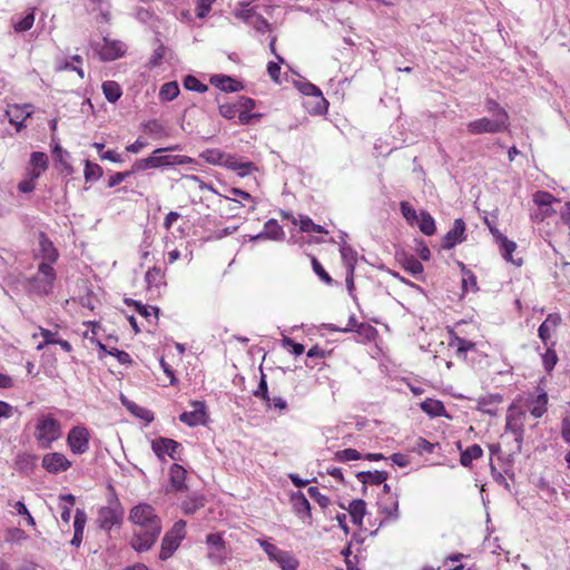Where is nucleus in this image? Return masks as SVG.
<instances>
[{
    "label": "nucleus",
    "instance_id": "obj_55",
    "mask_svg": "<svg viewBox=\"0 0 570 570\" xmlns=\"http://www.w3.org/2000/svg\"><path fill=\"white\" fill-rule=\"evenodd\" d=\"M239 4L243 8L237 10L235 12V16L249 24L253 21V19L257 16V12L254 8H247L248 3L240 2Z\"/></svg>",
    "mask_w": 570,
    "mask_h": 570
},
{
    "label": "nucleus",
    "instance_id": "obj_9",
    "mask_svg": "<svg viewBox=\"0 0 570 570\" xmlns=\"http://www.w3.org/2000/svg\"><path fill=\"white\" fill-rule=\"evenodd\" d=\"M94 49L102 61H112L125 55L127 46L121 41L104 38Z\"/></svg>",
    "mask_w": 570,
    "mask_h": 570
},
{
    "label": "nucleus",
    "instance_id": "obj_16",
    "mask_svg": "<svg viewBox=\"0 0 570 570\" xmlns=\"http://www.w3.org/2000/svg\"><path fill=\"white\" fill-rule=\"evenodd\" d=\"M209 81L213 86L225 92H237L244 88L240 81L226 75H213Z\"/></svg>",
    "mask_w": 570,
    "mask_h": 570
},
{
    "label": "nucleus",
    "instance_id": "obj_39",
    "mask_svg": "<svg viewBox=\"0 0 570 570\" xmlns=\"http://www.w3.org/2000/svg\"><path fill=\"white\" fill-rule=\"evenodd\" d=\"M171 58V51L169 48L159 43L155 49L151 58L149 59L148 67L154 68L161 63L163 60Z\"/></svg>",
    "mask_w": 570,
    "mask_h": 570
},
{
    "label": "nucleus",
    "instance_id": "obj_28",
    "mask_svg": "<svg viewBox=\"0 0 570 570\" xmlns=\"http://www.w3.org/2000/svg\"><path fill=\"white\" fill-rule=\"evenodd\" d=\"M36 459L37 456L31 453H19L14 460V469L20 473L29 474L36 465Z\"/></svg>",
    "mask_w": 570,
    "mask_h": 570
},
{
    "label": "nucleus",
    "instance_id": "obj_27",
    "mask_svg": "<svg viewBox=\"0 0 570 570\" xmlns=\"http://www.w3.org/2000/svg\"><path fill=\"white\" fill-rule=\"evenodd\" d=\"M356 478L357 480L363 483L364 485L370 483V484H375V485H379L381 483H384L387 478H389V473L386 471H361L356 474Z\"/></svg>",
    "mask_w": 570,
    "mask_h": 570
},
{
    "label": "nucleus",
    "instance_id": "obj_18",
    "mask_svg": "<svg viewBox=\"0 0 570 570\" xmlns=\"http://www.w3.org/2000/svg\"><path fill=\"white\" fill-rule=\"evenodd\" d=\"M396 258L402 267L413 276L421 275L424 271L422 263L412 254L397 253Z\"/></svg>",
    "mask_w": 570,
    "mask_h": 570
},
{
    "label": "nucleus",
    "instance_id": "obj_20",
    "mask_svg": "<svg viewBox=\"0 0 570 570\" xmlns=\"http://www.w3.org/2000/svg\"><path fill=\"white\" fill-rule=\"evenodd\" d=\"M186 470L178 463H173L169 468V483L170 489L175 492H180L186 489Z\"/></svg>",
    "mask_w": 570,
    "mask_h": 570
},
{
    "label": "nucleus",
    "instance_id": "obj_8",
    "mask_svg": "<svg viewBox=\"0 0 570 570\" xmlns=\"http://www.w3.org/2000/svg\"><path fill=\"white\" fill-rule=\"evenodd\" d=\"M161 520L151 505L145 503V551L149 550L161 532Z\"/></svg>",
    "mask_w": 570,
    "mask_h": 570
},
{
    "label": "nucleus",
    "instance_id": "obj_42",
    "mask_svg": "<svg viewBox=\"0 0 570 570\" xmlns=\"http://www.w3.org/2000/svg\"><path fill=\"white\" fill-rule=\"evenodd\" d=\"M498 245L500 246V250H501V255L503 256V258L508 262H511L518 266L521 265V261L519 262H515L513 258H512V253L517 249V244L513 240H510L507 238V236L504 238H502Z\"/></svg>",
    "mask_w": 570,
    "mask_h": 570
},
{
    "label": "nucleus",
    "instance_id": "obj_52",
    "mask_svg": "<svg viewBox=\"0 0 570 570\" xmlns=\"http://www.w3.org/2000/svg\"><path fill=\"white\" fill-rule=\"evenodd\" d=\"M169 537L176 539L181 543L186 537V521L178 520L174 523L170 530L166 532Z\"/></svg>",
    "mask_w": 570,
    "mask_h": 570
},
{
    "label": "nucleus",
    "instance_id": "obj_37",
    "mask_svg": "<svg viewBox=\"0 0 570 570\" xmlns=\"http://www.w3.org/2000/svg\"><path fill=\"white\" fill-rule=\"evenodd\" d=\"M416 222L420 230L424 235L432 236L435 234V220L428 212L422 210Z\"/></svg>",
    "mask_w": 570,
    "mask_h": 570
},
{
    "label": "nucleus",
    "instance_id": "obj_54",
    "mask_svg": "<svg viewBox=\"0 0 570 570\" xmlns=\"http://www.w3.org/2000/svg\"><path fill=\"white\" fill-rule=\"evenodd\" d=\"M307 493L322 509H326L331 503L330 498L322 494L316 487H309Z\"/></svg>",
    "mask_w": 570,
    "mask_h": 570
},
{
    "label": "nucleus",
    "instance_id": "obj_15",
    "mask_svg": "<svg viewBox=\"0 0 570 570\" xmlns=\"http://www.w3.org/2000/svg\"><path fill=\"white\" fill-rule=\"evenodd\" d=\"M465 223L462 218H456L453 223V227L444 235L442 239V247L444 249H451L458 244L465 240Z\"/></svg>",
    "mask_w": 570,
    "mask_h": 570
},
{
    "label": "nucleus",
    "instance_id": "obj_44",
    "mask_svg": "<svg viewBox=\"0 0 570 570\" xmlns=\"http://www.w3.org/2000/svg\"><path fill=\"white\" fill-rule=\"evenodd\" d=\"M102 91L106 99L110 102H116L121 96V89L116 81H105L102 83Z\"/></svg>",
    "mask_w": 570,
    "mask_h": 570
},
{
    "label": "nucleus",
    "instance_id": "obj_36",
    "mask_svg": "<svg viewBox=\"0 0 570 570\" xmlns=\"http://www.w3.org/2000/svg\"><path fill=\"white\" fill-rule=\"evenodd\" d=\"M483 450L479 444L468 446L464 451H461L460 463L464 468L471 466L473 460L481 458Z\"/></svg>",
    "mask_w": 570,
    "mask_h": 570
},
{
    "label": "nucleus",
    "instance_id": "obj_38",
    "mask_svg": "<svg viewBox=\"0 0 570 570\" xmlns=\"http://www.w3.org/2000/svg\"><path fill=\"white\" fill-rule=\"evenodd\" d=\"M171 166V155L151 154L145 158V169Z\"/></svg>",
    "mask_w": 570,
    "mask_h": 570
},
{
    "label": "nucleus",
    "instance_id": "obj_50",
    "mask_svg": "<svg viewBox=\"0 0 570 570\" xmlns=\"http://www.w3.org/2000/svg\"><path fill=\"white\" fill-rule=\"evenodd\" d=\"M299 228L304 233H327L323 226L315 224L308 216H301Z\"/></svg>",
    "mask_w": 570,
    "mask_h": 570
},
{
    "label": "nucleus",
    "instance_id": "obj_26",
    "mask_svg": "<svg viewBox=\"0 0 570 570\" xmlns=\"http://www.w3.org/2000/svg\"><path fill=\"white\" fill-rule=\"evenodd\" d=\"M420 406L431 417L448 416L444 404L439 400L426 399Z\"/></svg>",
    "mask_w": 570,
    "mask_h": 570
},
{
    "label": "nucleus",
    "instance_id": "obj_30",
    "mask_svg": "<svg viewBox=\"0 0 570 570\" xmlns=\"http://www.w3.org/2000/svg\"><path fill=\"white\" fill-rule=\"evenodd\" d=\"M39 247L40 256L43 261L49 262L48 264L57 261L58 252L55 248L53 244L43 234H40Z\"/></svg>",
    "mask_w": 570,
    "mask_h": 570
},
{
    "label": "nucleus",
    "instance_id": "obj_59",
    "mask_svg": "<svg viewBox=\"0 0 570 570\" xmlns=\"http://www.w3.org/2000/svg\"><path fill=\"white\" fill-rule=\"evenodd\" d=\"M312 267L314 273L327 285H332L333 278L330 274L323 268L322 264L315 258L312 257Z\"/></svg>",
    "mask_w": 570,
    "mask_h": 570
},
{
    "label": "nucleus",
    "instance_id": "obj_32",
    "mask_svg": "<svg viewBox=\"0 0 570 570\" xmlns=\"http://www.w3.org/2000/svg\"><path fill=\"white\" fill-rule=\"evenodd\" d=\"M279 566L282 570H297L299 561L292 552L282 550L273 561Z\"/></svg>",
    "mask_w": 570,
    "mask_h": 570
},
{
    "label": "nucleus",
    "instance_id": "obj_61",
    "mask_svg": "<svg viewBox=\"0 0 570 570\" xmlns=\"http://www.w3.org/2000/svg\"><path fill=\"white\" fill-rule=\"evenodd\" d=\"M35 22V11L31 10L24 18L21 20L14 22V29L16 31L22 32L29 30Z\"/></svg>",
    "mask_w": 570,
    "mask_h": 570
},
{
    "label": "nucleus",
    "instance_id": "obj_43",
    "mask_svg": "<svg viewBox=\"0 0 570 570\" xmlns=\"http://www.w3.org/2000/svg\"><path fill=\"white\" fill-rule=\"evenodd\" d=\"M554 344L556 343L552 342L550 345L546 346L547 350L541 355L543 367L548 373H550L554 368L558 362V355L553 348Z\"/></svg>",
    "mask_w": 570,
    "mask_h": 570
},
{
    "label": "nucleus",
    "instance_id": "obj_17",
    "mask_svg": "<svg viewBox=\"0 0 570 570\" xmlns=\"http://www.w3.org/2000/svg\"><path fill=\"white\" fill-rule=\"evenodd\" d=\"M291 504L294 512L301 519L312 518V508L303 492L297 491L291 495Z\"/></svg>",
    "mask_w": 570,
    "mask_h": 570
},
{
    "label": "nucleus",
    "instance_id": "obj_47",
    "mask_svg": "<svg viewBox=\"0 0 570 570\" xmlns=\"http://www.w3.org/2000/svg\"><path fill=\"white\" fill-rule=\"evenodd\" d=\"M355 332L364 342H373L377 336V330L368 323H360Z\"/></svg>",
    "mask_w": 570,
    "mask_h": 570
},
{
    "label": "nucleus",
    "instance_id": "obj_14",
    "mask_svg": "<svg viewBox=\"0 0 570 570\" xmlns=\"http://www.w3.org/2000/svg\"><path fill=\"white\" fill-rule=\"evenodd\" d=\"M191 405L194 407L193 411H185L179 415L180 422L188 426L205 424L207 419L205 403L200 401H194Z\"/></svg>",
    "mask_w": 570,
    "mask_h": 570
},
{
    "label": "nucleus",
    "instance_id": "obj_45",
    "mask_svg": "<svg viewBox=\"0 0 570 570\" xmlns=\"http://www.w3.org/2000/svg\"><path fill=\"white\" fill-rule=\"evenodd\" d=\"M228 155L219 149H206L200 154V157L210 165H223Z\"/></svg>",
    "mask_w": 570,
    "mask_h": 570
},
{
    "label": "nucleus",
    "instance_id": "obj_24",
    "mask_svg": "<svg viewBox=\"0 0 570 570\" xmlns=\"http://www.w3.org/2000/svg\"><path fill=\"white\" fill-rule=\"evenodd\" d=\"M346 233L342 234L343 244L341 245L340 253L342 261L347 269L355 271L357 262V252L345 242Z\"/></svg>",
    "mask_w": 570,
    "mask_h": 570
},
{
    "label": "nucleus",
    "instance_id": "obj_12",
    "mask_svg": "<svg viewBox=\"0 0 570 570\" xmlns=\"http://www.w3.org/2000/svg\"><path fill=\"white\" fill-rule=\"evenodd\" d=\"M533 202L539 207V212L532 218L542 222L556 213L552 204L559 200L550 193L540 190L533 195Z\"/></svg>",
    "mask_w": 570,
    "mask_h": 570
},
{
    "label": "nucleus",
    "instance_id": "obj_57",
    "mask_svg": "<svg viewBox=\"0 0 570 570\" xmlns=\"http://www.w3.org/2000/svg\"><path fill=\"white\" fill-rule=\"evenodd\" d=\"M40 335L43 337V342L37 346V350L43 348L45 345L57 344L58 342V332L50 331L43 327H40Z\"/></svg>",
    "mask_w": 570,
    "mask_h": 570
},
{
    "label": "nucleus",
    "instance_id": "obj_51",
    "mask_svg": "<svg viewBox=\"0 0 570 570\" xmlns=\"http://www.w3.org/2000/svg\"><path fill=\"white\" fill-rule=\"evenodd\" d=\"M362 458V454L355 449L340 450L334 453V460L337 462L354 461Z\"/></svg>",
    "mask_w": 570,
    "mask_h": 570
},
{
    "label": "nucleus",
    "instance_id": "obj_56",
    "mask_svg": "<svg viewBox=\"0 0 570 570\" xmlns=\"http://www.w3.org/2000/svg\"><path fill=\"white\" fill-rule=\"evenodd\" d=\"M282 344L285 348H287L295 356H299L304 353V345L295 342L293 338L284 336L282 340Z\"/></svg>",
    "mask_w": 570,
    "mask_h": 570
},
{
    "label": "nucleus",
    "instance_id": "obj_10",
    "mask_svg": "<svg viewBox=\"0 0 570 570\" xmlns=\"http://www.w3.org/2000/svg\"><path fill=\"white\" fill-rule=\"evenodd\" d=\"M208 547L207 558L214 564H223L227 560L226 543L220 533H209L206 537Z\"/></svg>",
    "mask_w": 570,
    "mask_h": 570
},
{
    "label": "nucleus",
    "instance_id": "obj_49",
    "mask_svg": "<svg viewBox=\"0 0 570 570\" xmlns=\"http://www.w3.org/2000/svg\"><path fill=\"white\" fill-rule=\"evenodd\" d=\"M184 88L189 91L205 92L208 90V86L200 82L195 76L188 75L183 81Z\"/></svg>",
    "mask_w": 570,
    "mask_h": 570
},
{
    "label": "nucleus",
    "instance_id": "obj_21",
    "mask_svg": "<svg viewBox=\"0 0 570 570\" xmlns=\"http://www.w3.org/2000/svg\"><path fill=\"white\" fill-rule=\"evenodd\" d=\"M224 166L230 170L236 171L240 177H244L255 170L257 167L252 161H242L234 156H227Z\"/></svg>",
    "mask_w": 570,
    "mask_h": 570
},
{
    "label": "nucleus",
    "instance_id": "obj_6",
    "mask_svg": "<svg viewBox=\"0 0 570 570\" xmlns=\"http://www.w3.org/2000/svg\"><path fill=\"white\" fill-rule=\"evenodd\" d=\"M90 439V431L83 425H77L69 430L66 442L72 454L81 455L89 451Z\"/></svg>",
    "mask_w": 570,
    "mask_h": 570
},
{
    "label": "nucleus",
    "instance_id": "obj_11",
    "mask_svg": "<svg viewBox=\"0 0 570 570\" xmlns=\"http://www.w3.org/2000/svg\"><path fill=\"white\" fill-rule=\"evenodd\" d=\"M71 461L60 452H50L42 456L41 466L51 474L66 472L71 468Z\"/></svg>",
    "mask_w": 570,
    "mask_h": 570
},
{
    "label": "nucleus",
    "instance_id": "obj_22",
    "mask_svg": "<svg viewBox=\"0 0 570 570\" xmlns=\"http://www.w3.org/2000/svg\"><path fill=\"white\" fill-rule=\"evenodd\" d=\"M205 501L203 494L193 492L181 501L180 509L184 514L191 515L205 505Z\"/></svg>",
    "mask_w": 570,
    "mask_h": 570
},
{
    "label": "nucleus",
    "instance_id": "obj_29",
    "mask_svg": "<svg viewBox=\"0 0 570 570\" xmlns=\"http://www.w3.org/2000/svg\"><path fill=\"white\" fill-rule=\"evenodd\" d=\"M30 173L33 177H40L48 168V157L45 153L35 151L30 155Z\"/></svg>",
    "mask_w": 570,
    "mask_h": 570
},
{
    "label": "nucleus",
    "instance_id": "obj_40",
    "mask_svg": "<svg viewBox=\"0 0 570 570\" xmlns=\"http://www.w3.org/2000/svg\"><path fill=\"white\" fill-rule=\"evenodd\" d=\"M548 394L546 392H541L532 402V407L530 409V413L535 419L541 417L548 410Z\"/></svg>",
    "mask_w": 570,
    "mask_h": 570
},
{
    "label": "nucleus",
    "instance_id": "obj_41",
    "mask_svg": "<svg viewBox=\"0 0 570 570\" xmlns=\"http://www.w3.org/2000/svg\"><path fill=\"white\" fill-rule=\"evenodd\" d=\"M179 95V86L177 81H168L160 87L159 99L161 101H171Z\"/></svg>",
    "mask_w": 570,
    "mask_h": 570
},
{
    "label": "nucleus",
    "instance_id": "obj_19",
    "mask_svg": "<svg viewBox=\"0 0 570 570\" xmlns=\"http://www.w3.org/2000/svg\"><path fill=\"white\" fill-rule=\"evenodd\" d=\"M503 396L499 393L489 394L478 400V410L491 416L498 414V405L502 403Z\"/></svg>",
    "mask_w": 570,
    "mask_h": 570
},
{
    "label": "nucleus",
    "instance_id": "obj_46",
    "mask_svg": "<svg viewBox=\"0 0 570 570\" xmlns=\"http://www.w3.org/2000/svg\"><path fill=\"white\" fill-rule=\"evenodd\" d=\"M148 132L154 138H163L168 136V131L158 120H150L145 124V134Z\"/></svg>",
    "mask_w": 570,
    "mask_h": 570
},
{
    "label": "nucleus",
    "instance_id": "obj_33",
    "mask_svg": "<svg viewBox=\"0 0 570 570\" xmlns=\"http://www.w3.org/2000/svg\"><path fill=\"white\" fill-rule=\"evenodd\" d=\"M263 233L266 239L272 240H281L285 235L283 227L274 218H271L265 223Z\"/></svg>",
    "mask_w": 570,
    "mask_h": 570
},
{
    "label": "nucleus",
    "instance_id": "obj_13",
    "mask_svg": "<svg viewBox=\"0 0 570 570\" xmlns=\"http://www.w3.org/2000/svg\"><path fill=\"white\" fill-rule=\"evenodd\" d=\"M298 90L303 95L314 97L316 99L314 106L309 108V112L322 115L327 111L328 102L323 97L322 91L317 86L312 82L304 81L298 85Z\"/></svg>",
    "mask_w": 570,
    "mask_h": 570
},
{
    "label": "nucleus",
    "instance_id": "obj_4",
    "mask_svg": "<svg viewBox=\"0 0 570 570\" xmlns=\"http://www.w3.org/2000/svg\"><path fill=\"white\" fill-rule=\"evenodd\" d=\"M124 518V509L121 508L115 493L111 491L108 504L99 510L98 523L101 529L110 530L114 525L119 524Z\"/></svg>",
    "mask_w": 570,
    "mask_h": 570
},
{
    "label": "nucleus",
    "instance_id": "obj_64",
    "mask_svg": "<svg viewBox=\"0 0 570 570\" xmlns=\"http://www.w3.org/2000/svg\"><path fill=\"white\" fill-rule=\"evenodd\" d=\"M39 177H33L31 173L28 174V177L21 180L18 184V189L21 193H31L36 188V181Z\"/></svg>",
    "mask_w": 570,
    "mask_h": 570
},
{
    "label": "nucleus",
    "instance_id": "obj_23",
    "mask_svg": "<svg viewBox=\"0 0 570 570\" xmlns=\"http://www.w3.org/2000/svg\"><path fill=\"white\" fill-rule=\"evenodd\" d=\"M33 114V106L31 104H12L8 105V108L6 110V116L8 119H16V120H26L27 118L31 117Z\"/></svg>",
    "mask_w": 570,
    "mask_h": 570
},
{
    "label": "nucleus",
    "instance_id": "obj_53",
    "mask_svg": "<svg viewBox=\"0 0 570 570\" xmlns=\"http://www.w3.org/2000/svg\"><path fill=\"white\" fill-rule=\"evenodd\" d=\"M358 324L360 323H357L355 315H351L348 318V323L345 327H338L335 324H331V323H324V324H322V327L328 328L330 331H333V332L348 333V332L355 331L357 328Z\"/></svg>",
    "mask_w": 570,
    "mask_h": 570
},
{
    "label": "nucleus",
    "instance_id": "obj_35",
    "mask_svg": "<svg viewBox=\"0 0 570 570\" xmlns=\"http://www.w3.org/2000/svg\"><path fill=\"white\" fill-rule=\"evenodd\" d=\"M145 282L148 284V289L151 291L153 287L159 289L160 286H165L164 282V272L161 267H153L145 273Z\"/></svg>",
    "mask_w": 570,
    "mask_h": 570
},
{
    "label": "nucleus",
    "instance_id": "obj_34",
    "mask_svg": "<svg viewBox=\"0 0 570 570\" xmlns=\"http://www.w3.org/2000/svg\"><path fill=\"white\" fill-rule=\"evenodd\" d=\"M180 542L165 533L161 540L159 559L165 561L169 559L175 551L179 548Z\"/></svg>",
    "mask_w": 570,
    "mask_h": 570
},
{
    "label": "nucleus",
    "instance_id": "obj_2",
    "mask_svg": "<svg viewBox=\"0 0 570 570\" xmlns=\"http://www.w3.org/2000/svg\"><path fill=\"white\" fill-rule=\"evenodd\" d=\"M509 126V115L501 112L498 119L483 117L470 121L466 125V130L471 135L499 134L508 130Z\"/></svg>",
    "mask_w": 570,
    "mask_h": 570
},
{
    "label": "nucleus",
    "instance_id": "obj_58",
    "mask_svg": "<svg viewBox=\"0 0 570 570\" xmlns=\"http://www.w3.org/2000/svg\"><path fill=\"white\" fill-rule=\"evenodd\" d=\"M381 512L385 515V519L380 522V527L384 525L389 519L397 520L400 518L399 501L395 500L391 508L382 507Z\"/></svg>",
    "mask_w": 570,
    "mask_h": 570
},
{
    "label": "nucleus",
    "instance_id": "obj_62",
    "mask_svg": "<svg viewBox=\"0 0 570 570\" xmlns=\"http://www.w3.org/2000/svg\"><path fill=\"white\" fill-rule=\"evenodd\" d=\"M257 32L265 33L269 31L271 24L269 22L259 13L249 23Z\"/></svg>",
    "mask_w": 570,
    "mask_h": 570
},
{
    "label": "nucleus",
    "instance_id": "obj_3",
    "mask_svg": "<svg viewBox=\"0 0 570 570\" xmlns=\"http://www.w3.org/2000/svg\"><path fill=\"white\" fill-rule=\"evenodd\" d=\"M525 416V412L522 411L515 404H511L507 412L505 417V432L510 431L514 434L515 449L513 453H520L522 450V441H523V419Z\"/></svg>",
    "mask_w": 570,
    "mask_h": 570
},
{
    "label": "nucleus",
    "instance_id": "obj_25",
    "mask_svg": "<svg viewBox=\"0 0 570 570\" xmlns=\"http://www.w3.org/2000/svg\"><path fill=\"white\" fill-rule=\"evenodd\" d=\"M347 511L352 522L358 527L363 524V518L366 514V503L363 499H354L350 502Z\"/></svg>",
    "mask_w": 570,
    "mask_h": 570
},
{
    "label": "nucleus",
    "instance_id": "obj_48",
    "mask_svg": "<svg viewBox=\"0 0 570 570\" xmlns=\"http://www.w3.org/2000/svg\"><path fill=\"white\" fill-rule=\"evenodd\" d=\"M83 174L86 181H96L102 176V169L98 164L86 160Z\"/></svg>",
    "mask_w": 570,
    "mask_h": 570
},
{
    "label": "nucleus",
    "instance_id": "obj_31",
    "mask_svg": "<svg viewBox=\"0 0 570 570\" xmlns=\"http://www.w3.org/2000/svg\"><path fill=\"white\" fill-rule=\"evenodd\" d=\"M451 340L449 342V346L456 348V354H465L470 351L476 350V344L472 341L465 340L456 335L453 331H451Z\"/></svg>",
    "mask_w": 570,
    "mask_h": 570
},
{
    "label": "nucleus",
    "instance_id": "obj_7",
    "mask_svg": "<svg viewBox=\"0 0 570 570\" xmlns=\"http://www.w3.org/2000/svg\"><path fill=\"white\" fill-rule=\"evenodd\" d=\"M151 450L161 461L165 460L166 455H168L174 461H178L180 460L183 446L179 442L173 439L159 436L151 441Z\"/></svg>",
    "mask_w": 570,
    "mask_h": 570
},
{
    "label": "nucleus",
    "instance_id": "obj_63",
    "mask_svg": "<svg viewBox=\"0 0 570 570\" xmlns=\"http://www.w3.org/2000/svg\"><path fill=\"white\" fill-rule=\"evenodd\" d=\"M238 112L237 104H222L219 105V114L222 117L226 119H234L236 117V114Z\"/></svg>",
    "mask_w": 570,
    "mask_h": 570
},
{
    "label": "nucleus",
    "instance_id": "obj_1",
    "mask_svg": "<svg viewBox=\"0 0 570 570\" xmlns=\"http://www.w3.org/2000/svg\"><path fill=\"white\" fill-rule=\"evenodd\" d=\"M33 436L40 449H50L52 443L62 436L61 422L51 413L39 414L36 420Z\"/></svg>",
    "mask_w": 570,
    "mask_h": 570
},
{
    "label": "nucleus",
    "instance_id": "obj_60",
    "mask_svg": "<svg viewBox=\"0 0 570 570\" xmlns=\"http://www.w3.org/2000/svg\"><path fill=\"white\" fill-rule=\"evenodd\" d=\"M400 209L403 215V217L410 223L413 224L417 220L419 216L416 214V210L413 208V206L407 202H401Z\"/></svg>",
    "mask_w": 570,
    "mask_h": 570
},
{
    "label": "nucleus",
    "instance_id": "obj_5",
    "mask_svg": "<svg viewBox=\"0 0 570 570\" xmlns=\"http://www.w3.org/2000/svg\"><path fill=\"white\" fill-rule=\"evenodd\" d=\"M56 281V273L51 264L42 262L37 274L30 281V288L38 295H48Z\"/></svg>",
    "mask_w": 570,
    "mask_h": 570
}]
</instances>
